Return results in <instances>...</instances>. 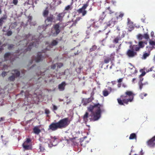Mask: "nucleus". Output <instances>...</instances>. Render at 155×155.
Returning a JSON list of instances; mask_svg holds the SVG:
<instances>
[{
    "label": "nucleus",
    "instance_id": "nucleus-1",
    "mask_svg": "<svg viewBox=\"0 0 155 155\" xmlns=\"http://www.w3.org/2000/svg\"><path fill=\"white\" fill-rule=\"evenodd\" d=\"M103 107V105L100 104L99 103L94 105H90L87 107V109L89 112H91V113L89 114L87 112L83 117L84 123H87L88 118L91 121H95L98 120L101 117V112L104 111L103 109H101V108Z\"/></svg>",
    "mask_w": 155,
    "mask_h": 155
},
{
    "label": "nucleus",
    "instance_id": "nucleus-2",
    "mask_svg": "<svg viewBox=\"0 0 155 155\" xmlns=\"http://www.w3.org/2000/svg\"><path fill=\"white\" fill-rule=\"evenodd\" d=\"M65 26L62 22H59L55 24L51 28L50 35L53 37L57 36L61 31L64 29Z\"/></svg>",
    "mask_w": 155,
    "mask_h": 155
},
{
    "label": "nucleus",
    "instance_id": "nucleus-3",
    "mask_svg": "<svg viewBox=\"0 0 155 155\" xmlns=\"http://www.w3.org/2000/svg\"><path fill=\"white\" fill-rule=\"evenodd\" d=\"M145 43L140 41L139 42V46L137 45H134L133 46L130 45L131 44L130 43H129L128 44L130 45V49L129 50L127 51V55L129 57H133L136 55V52H134V51H137L140 48H143L144 45Z\"/></svg>",
    "mask_w": 155,
    "mask_h": 155
},
{
    "label": "nucleus",
    "instance_id": "nucleus-4",
    "mask_svg": "<svg viewBox=\"0 0 155 155\" xmlns=\"http://www.w3.org/2000/svg\"><path fill=\"white\" fill-rule=\"evenodd\" d=\"M59 129H62L67 127L70 123L68 118H65L60 120L57 122Z\"/></svg>",
    "mask_w": 155,
    "mask_h": 155
},
{
    "label": "nucleus",
    "instance_id": "nucleus-5",
    "mask_svg": "<svg viewBox=\"0 0 155 155\" xmlns=\"http://www.w3.org/2000/svg\"><path fill=\"white\" fill-rule=\"evenodd\" d=\"M12 71L14 73H12V75L8 77V80L10 81H14L16 78L20 76V72L17 69L13 70Z\"/></svg>",
    "mask_w": 155,
    "mask_h": 155
},
{
    "label": "nucleus",
    "instance_id": "nucleus-6",
    "mask_svg": "<svg viewBox=\"0 0 155 155\" xmlns=\"http://www.w3.org/2000/svg\"><path fill=\"white\" fill-rule=\"evenodd\" d=\"M115 55V53H112L110 55L105 56L104 58V62L105 64H107L110 61L111 63H112L113 61L114 60Z\"/></svg>",
    "mask_w": 155,
    "mask_h": 155
},
{
    "label": "nucleus",
    "instance_id": "nucleus-7",
    "mask_svg": "<svg viewBox=\"0 0 155 155\" xmlns=\"http://www.w3.org/2000/svg\"><path fill=\"white\" fill-rule=\"evenodd\" d=\"M88 6V3H87L85 4H84L81 8H80L77 10V12L79 14L81 13L82 14V16H85L87 13V12L85 10V9Z\"/></svg>",
    "mask_w": 155,
    "mask_h": 155
},
{
    "label": "nucleus",
    "instance_id": "nucleus-8",
    "mask_svg": "<svg viewBox=\"0 0 155 155\" xmlns=\"http://www.w3.org/2000/svg\"><path fill=\"white\" fill-rule=\"evenodd\" d=\"M134 94L131 91H127V103L131 102L133 100Z\"/></svg>",
    "mask_w": 155,
    "mask_h": 155
},
{
    "label": "nucleus",
    "instance_id": "nucleus-9",
    "mask_svg": "<svg viewBox=\"0 0 155 155\" xmlns=\"http://www.w3.org/2000/svg\"><path fill=\"white\" fill-rule=\"evenodd\" d=\"M59 129L58 124L57 122H52L49 126L48 130H51L52 131H55Z\"/></svg>",
    "mask_w": 155,
    "mask_h": 155
},
{
    "label": "nucleus",
    "instance_id": "nucleus-10",
    "mask_svg": "<svg viewBox=\"0 0 155 155\" xmlns=\"http://www.w3.org/2000/svg\"><path fill=\"white\" fill-rule=\"evenodd\" d=\"M43 58V57L42 56L41 54V52H38L37 54V57L35 58L34 59V58H32L30 61V63L31 64L34 60L36 62H39L42 60Z\"/></svg>",
    "mask_w": 155,
    "mask_h": 155
},
{
    "label": "nucleus",
    "instance_id": "nucleus-11",
    "mask_svg": "<svg viewBox=\"0 0 155 155\" xmlns=\"http://www.w3.org/2000/svg\"><path fill=\"white\" fill-rule=\"evenodd\" d=\"M127 66L128 67L127 72L128 73H130V75L134 74L137 72V71L135 68L131 64L129 63L128 64Z\"/></svg>",
    "mask_w": 155,
    "mask_h": 155
},
{
    "label": "nucleus",
    "instance_id": "nucleus-12",
    "mask_svg": "<svg viewBox=\"0 0 155 155\" xmlns=\"http://www.w3.org/2000/svg\"><path fill=\"white\" fill-rule=\"evenodd\" d=\"M118 104L120 105H124L126 103V96L121 95L120 98L117 99Z\"/></svg>",
    "mask_w": 155,
    "mask_h": 155
},
{
    "label": "nucleus",
    "instance_id": "nucleus-13",
    "mask_svg": "<svg viewBox=\"0 0 155 155\" xmlns=\"http://www.w3.org/2000/svg\"><path fill=\"white\" fill-rule=\"evenodd\" d=\"M128 24L127 25V28L129 31H131L133 30L134 27V25L133 23L131 21L129 18H128Z\"/></svg>",
    "mask_w": 155,
    "mask_h": 155
},
{
    "label": "nucleus",
    "instance_id": "nucleus-14",
    "mask_svg": "<svg viewBox=\"0 0 155 155\" xmlns=\"http://www.w3.org/2000/svg\"><path fill=\"white\" fill-rule=\"evenodd\" d=\"M58 44V42L56 40H54L52 42L51 45H50L48 46L44 50L42 51L43 53H45V51L47 50H49L50 49L52 48L51 46H54Z\"/></svg>",
    "mask_w": 155,
    "mask_h": 155
},
{
    "label": "nucleus",
    "instance_id": "nucleus-15",
    "mask_svg": "<svg viewBox=\"0 0 155 155\" xmlns=\"http://www.w3.org/2000/svg\"><path fill=\"white\" fill-rule=\"evenodd\" d=\"M7 16L6 15H4L3 16L0 18V29L2 28L3 24L5 23L7 20Z\"/></svg>",
    "mask_w": 155,
    "mask_h": 155
},
{
    "label": "nucleus",
    "instance_id": "nucleus-16",
    "mask_svg": "<svg viewBox=\"0 0 155 155\" xmlns=\"http://www.w3.org/2000/svg\"><path fill=\"white\" fill-rule=\"evenodd\" d=\"M155 135L147 142L148 146L150 147H153L155 145Z\"/></svg>",
    "mask_w": 155,
    "mask_h": 155
},
{
    "label": "nucleus",
    "instance_id": "nucleus-17",
    "mask_svg": "<svg viewBox=\"0 0 155 155\" xmlns=\"http://www.w3.org/2000/svg\"><path fill=\"white\" fill-rule=\"evenodd\" d=\"M108 90L105 89L102 91L104 97L108 96L112 91V88L110 87H108Z\"/></svg>",
    "mask_w": 155,
    "mask_h": 155
},
{
    "label": "nucleus",
    "instance_id": "nucleus-18",
    "mask_svg": "<svg viewBox=\"0 0 155 155\" xmlns=\"http://www.w3.org/2000/svg\"><path fill=\"white\" fill-rule=\"evenodd\" d=\"M51 142L53 145L55 146L56 145L58 142V138L56 136H51Z\"/></svg>",
    "mask_w": 155,
    "mask_h": 155
},
{
    "label": "nucleus",
    "instance_id": "nucleus-19",
    "mask_svg": "<svg viewBox=\"0 0 155 155\" xmlns=\"http://www.w3.org/2000/svg\"><path fill=\"white\" fill-rule=\"evenodd\" d=\"M54 19V17L53 15L50 14L49 16L47 17L46 19L45 20V23L48 22V24H51V23L53 21V20Z\"/></svg>",
    "mask_w": 155,
    "mask_h": 155
},
{
    "label": "nucleus",
    "instance_id": "nucleus-20",
    "mask_svg": "<svg viewBox=\"0 0 155 155\" xmlns=\"http://www.w3.org/2000/svg\"><path fill=\"white\" fill-rule=\"evenodd\" d=\"M64 15L65 13L64 12L58 14L56 17V20L61 21L63 20V18Z\"/></svg>",
    "mask_w": 155,
    "mask_h": 155
},
{
    "label": "nucleus",
    "instance_id": "nucleus-21",
    "mask_svg": "<svg viewBox=\"0 0 155 155\" xmlns=\"http://www.w3.org/2000/svg\"><path fill=\"white\" fill-rule=\"evenodd\" d=\"M66 84H67L65 81L62 82L61 84H59L58 85V88L59 90L61 91H62L64 90L65 86Z\"/></svg>",
    "mask_w": 155,
    "mask_h": 155
},
{
    "label": "nucleus",
    "instance_id": "nucleus-22",
    "mask_svg": "<svg viewBox=\"0 0 155 155\" xmlns=\"http://www.w3.org/2000/svg\"><path fill=\"white\" fill-rule=\"evenodd\" d=\"M117 21L114 18H112L107 23V27H110V26H113L117 23Z\"/></svg>",
    "mask_w": 155,
    "mask_h": 155
},
{
    "label": "nucleus",
    "instance_id": "nucleus-23",
    "mask_svg": "<svg viewBox=\"0 0 155 155\" xmlns=\"http://www.w3.org/2000/svg\"><path fill=\"white\" fill-rule=\"evenodd\" d=\"M92 101V99L90 98L88 99L83 98L82 100V103L83 105L85 106Z\"/></svg>",
    "mask_w": 155,
    "mask_h": 155
},
{
    "label": "nucleus",
    "instance_id": "nucleus-24",
    "mask_svg": "<svg viewBox=\"0 0 155 155\" xmlns=\"http://www.w3.org/2000/svg\"><path fill=\"white\" fill-rule=\"evenodd\" d=\"M11 54L9 52L5 53L4 55V58L5 61H8L10 59Z\"/></svg>",
    "mask_w": 155,
    "mask_h": 155
},
{
    "label": "nucleus",
    "instance_id": "nucleus-25",
    "mask_svg": "<svg viewBox=\"0 0 155 155\" xmlns=\"http://www.w3.org/2000/svg\"><path fill=\"white\" fill-rule=\"evenodd\" d=\"M107 12L108 13L111 14L114 13V11L112 10L110 7H109L106 8L105 12H103V14H104L105 13Z\"/></svg>",
    "mask_w": 155,
    "mask_h": 155
},
{
    "label": "nucleus",
    "instance_id": "nucleus-26",
    "mask_svg": "<svg viewBox=\"0 0 155 155\" xmlns=\"http://www.w3.org/2000/svg\"><path fill=\"white\" fill-rule=\"evenodd\" d=\"M23 147L25 150H29L32 149V146L31 144H26L23 143Z\"/></svg>",
    "mask_w": 155,
    "mask_h": 155
},
{
    "label": "nucleus",
    "instance_id": "nucleus-27",
    "mask_svg": "<svg viewBox=\"0 0 155 155\" xmlns=\"http://www.w3.org/2000/svg\"><path fill=\"white\" fill-rule=\"evenodd\" d=\"M33 131L35 134H38L41 132V130L38 127L36 126L33 128Z\"/></svg>",
    "mask_w": 155,
    "mask_h": 155
},
{
    "label": "nucleus",
    "instance_id": "nucleus-28",
    "mask_svg": "<svg viewBox=\"0 0 155 155\" xmlns=\"http://www.w3.org/2000/svg\"><path fill=\"white\" fill-rule=\"evenodd\" d=\"M121 38H122L120 36H117L115 38L113 41V42L114 43L117 44L119 42V41L121 40Z\"/></svg>",
    "mask_w": 155,
    "mask_h": 155
},
{
    "label": "nucleus",
    "instance_id": "nucleus-29",
    "mask_svg": "<svg viewBox=\"0 0 155 155\" xmlns=\"http://www.w3.org/2000/svg\"><path fill=\"white\" fill-rule=\"evenodd\" d=\"M47 71V70L45 71V72H42L40 71V72H39V73H36V74L37 75L38 77H39V76L41 75V77H40L38 78H44V76H45L46 74L45 73V72H46Z\"/></svg>",
    "mask_w": 155,
    "mask_h": 155
},
{
    "label": "nucleus",
    "instance_id": "nucleus-30",
    "mask_svg": "<svg viewBox=\"0 0 155 155\" xmlns=\"http://www.w3.org/2000/svg\"><path fill=\"white\" fill-rule=\"evenodd\" d=\"M34 46L35 47H36V45L35 44V42H33L32 43H31L28 46V47L26 49V51H30L31 50L32 48Z\"/></svg>",
    "mask_w": 155,
    "mask_h": 155
},
{
    "label": "nucleus",
    "instance_id": "nucleus-31",
    "mask_svg": "<svg viewBox=\"0 0 155 155\" xmlns=\"http://www.w3.org/2000/svg\"><path fill=\"white\" fill-rule=\"evenodd\" d=\"M137 135L135 133H132L130 134L129 139L130 140H137Z\"/></svg>",
    "mask_w": 155,
    "mask_h": 155
},
{
    "label": "nucleus",
    "instance_id": "nucleus-32",
    "mask_svg": "<svg viewBox=\"0 0 155 155\" xmlns=\"http://www.w3.org/2000/svg\"><path fill=\"white\" fill-rule=\"evenodd\" d=\"M47 8H48L47 7L46 9L43 12V15L45 17H47L49 13V11L47 9Z\"/></svg>",
    "mask_w": 155,
    "mask_h": 155
},
{
    "label": "nucleus",
    "instance_id": "nucleus-33",
    "mask_svg": "<svg viewBox=\"0 0 155 155\" xmlns=\"http://www.w3.org/2000/svg\"><path fill=\"white\" fill-rule=\"evenodd\" d=\"M97 48V47L96 45H93L91 48H90L89 50V52H90L94 51Z\"/></svg>",
    "mask_w": 155,
    "mask_h": 155
},
{
    "label": "nucleus",
    "instance_id": "nucleus-34",
    "mask_svg": "<svg viewBox=\"0 0 155 155\" xmlns=\"http://www.w3.org/2000/svg\"><path fill=\"white\" fill-rule=\"evenodd\" d=\"M51 24H48L47 23H45V25H44L40 27V28H42L43 31H45L46 28L47 26L49 25H50Z\"/></svg>",
    "mask_w": 155,
    "mask_h": 155
},
{
    "label": "nucleus",
    "instance_id": "nucleus-35",
    "mask_svg": "<svg viewBox=\"0 0 155 155\" xmlns=\"http://www.w3.org/2000/svg\"><path fill=\"white\" fill-rule=\"evenodd\" d=\"M123 78H119V79L117 80V82L118 83L117 86L118 87H121V82L123 81Z\"/></svg>",
    "mask_w": 155,
    "mask_h": 155
},
{
    "label": "nucleus",
    "instance_id": "nucleus-36",
    "mask_svg": "<svg viewBox=\"0 0 155 155\" xmlns=\"http://www.w3.org/2000/svg\"><path fill=\"white\" fill-rule=\"evenodd\" d=\"M31 140L29 138H27L26 141L24 142V144H31Z\"/></svg>",
    "mask_w": 155,
    "mask_h": 155
},
{
    "label": "nucleus",
    "instance_id": "nucleus-37",
    "mask_svg": "<svg viewBox=\"0 0 155 155\" xmlns=\"http://www.w3.org/2000/svg\"><path fill=\"white\" fill-rule=\"evenodd\" d=\"M15 45L12 44H9L8 45V50H10L13 48Z\"/></svg>",
    "mask_w": 155,
    "mask_h": 155
},
{
    "label": "nucleus",
    "instance_id": "nucleus-38",
    "mask_svg": "<svg viewBox=\"0 0 155 155\" xmlns=\"http://www.w3.org/2000/svg\"><path fill=\"white\" fill-rule=\"evenodd\" d=\"M149 44L150 45H151L153 47L155 46V41L150 40L149 41Z\"/></svg>",
    "mask_w": 155,
    "mask_h": 155
},
{
    "label": "nucleus",
    "instance_id": "nucleus-39",
    "mask_svg": "<svg viewBox=\"0 0 155 155\" xmlns=\"http://www.w3.org/2000/svg\"><path fill=\"white\" fill-rule=\"evenodd\" d=\"M124 13H123L122 12H120V14L119 15V16H117L116 17L117 19L119 18H122V17L124 16Z\"/></svg>",
    "mask_w": 155,
    "mask_h": 155
},
{
    "label": "nucleus",
    "instance_id": "nucleus-40",
    "mask_svg": "<svg viewBox=\"0 0 155 155\" xmlns=\"http://www.w3.org/2000/svg\"><path fill=\"white\" fill-rule=\"evenodd\" d=\"M56 64L58 68H60L63 66V64L62 63H58Z\"/></svg>",
    "mask_w": 155,
    "mask_h": 155
},
{
    "label": "nucleus",
    "instance_id": "nucleus-41",
    "mask_svg": "<svg viewBox=\"0 0 155 155\" xmlns=\"http://www.w3.org/2000/svg\"><path fill=\"white\" fill-rule=\"evenodd\" d=\"M137 38L139 40H141L143 37V35L140 34H139L137 36Z\"/></svg>",
    "mask_w": 155,
    "mask_h": 155
},
{
    "label": "nucleus",
    "instance_id": "nucleus-42",
    "mask_svg": "<svg viewBox=\"0 0 155 155\" xmlns=\"http://www.w3.org/2000/svg\"><path fill=\"white\" fill-rule=\"evenodd\" d=\"M18 3V0H13L12 3L15 5H17Z\"/></svg>",
    "mask_w": 155,
    "mask_h": 155
},
{
    "label": "nucleus",
    "instance_id": "nucleus-43",
    "mask_svg": "<svg viewBox=\"0 0 155 155\" xmlns=\"http://www.w3.org/2000/svg\"><path fill=\"white\" fill-rule=\"evenodd\" d=\"M12 32L11 30L8 31H7L6 35L8 36H10L12 35Z\"/></svg>",
    "mask_w": 155,
    "mask_h": 155
},
{
    "label": "nucleus",
    "instance_id": "nucleus-44",
    "mask_svg": "<svg viewBox=\"0 0 155 155\" xmlns=\"http://www.w3.org/2000/svg\"><path fill=\"white\" fill-rule=\"evenodd\" d=\"M53 1L54 2L55 4H59L61 2V0H53Z\"/></svg>",
    "mask_w": 155,
    "mask_h": 155
},
{
    "label": "nucleus",
    "instance_id": "nucleus-45",
    "mask_svg": "<svg viewBox=\"0 0 155 155\" xmlns=\"http://www.w3.org/2000/svg\"><path fill=\"white\" fill-rule=\"evenodd\" d=\"M7 73H8L7 72H5V71L2 72V73L1 74L2 76L3 77H5V76H6L7 75Z\"/></svg>",
    "mask_w": 155,
    "mask_h": 155
},
{
    "label": "nucleus",
    "instance_id": "nucleus-46",
    "mask_svg": "<svg viewBox=\"0 0 155 155\" xmlns=\"http://www.w3.org/2000/svg\"><path fill=\"white\" fill-rule=\"evenodd\" d=\"M56 64H52L51 66V69H54L56 68Z\"/></svg>",
    "mask_w": 155,
    "mask_h": 155
},
{
    "label": "nucleus",
    "instance_id": "nucleus-47",
    "mask_svg": "<svg viewBox=\"0 0 155 155\" xmlns=\"http://www.w3.org/2000/svg\"><path fill=\"white\" fill-rule=\"evenodd\" d=\"M149 55L148 53H145L143 55V58L144 59H145Z\"/></svg>",
    "mask_w": 155,
    "mask_h": 155
},
{
    "label": "nucleus",
    "instance_id": "nucleus-48",
    "mask_svg": "<svg viewBox=\"0 0 155 155\" xmlns=\"http://www.w3.org/2000/svg\"><path fill=\"white\" fill-rule=\"evenodd\" d=\"M143 37L146 39H148L149 38V35L147 34H145L143 35Z\"/></svg>",
    "mask_w": 155,
    "mask_h": 155
},
{
    "label": "nucleus",
    "instance_id": "nucleus-49",
    "mask_svg": "<svg viewBox=\"0 0 155 155\" xmlns=\"http://www.w3.org/2000/svg\"><path fill=\"white\" fill-rule=\"evenodd\" d=\"M39 149L41 151H43L45 150L44 147H42V145L41 144L39 145Z\"/></svg>",
    "mask_w": 155,
    "mask_h": 155
},
{
    "label": "nucleus",
    "instance_id": "nucleus-50",
    "mask_svg": "<svg viewBox=\"0 0 155 155\" xmlns=\"http://www.w3.org/2000/svg\"><path fill=\"white\" fill-rule=\"evenodd\" d=\"M52 105L53 106V110L54 111L56 110L57 109V107L55 105L52 104Z\"/></svg>",
    "mask_w": 155,
    "mask_h": 155
},
{
    "label": "nucleus",
    "instance_id": "nucleus-51",
    "mask_svg": "<svg viewBox=\"0 0 155 155\" xmlns=\"http://www.w3.org/2000/svg\"><path fill=\"white\" fill-rule=\"evenodd\" d=\"M71 8V6L70 5H68L65 8V10H69Z\"/></svg>",
    "mask_w": 155,
    "mask_h": 155
},
{
    "label": "nucleus",
    "instance_id": "nucleus-52",
    "mask_svg": "<svg viewBox=\"0 0 155 155\" xmlns=\"http://www.w3.org/2000/svg\"><path fill=\"white\" fill-rule=\"evenodd\" d=\"M139 88H140V90H141V89H142V86L143 85V84H142V83H139Z\"/></svg>",
    "mask_w": 155,
    "mask_h": 155
},
{
    "label": "nucleus",
    "instance_id": "nucleus-53",
    "mask_svg": "<svg viewBox=\"0 0 155 155\" xmlns=\"http://www.w3.org/2000/svg\"><path fill=\"white\" fill-rule=\"evenodd\" d=\"M94 94V93L93 91L91 93V98H90V99H92V100L93 99V97L92 96H93Z\"/></svg>",
    "mask_w": 155,
    "mask_h": 155
},
{
    "label": "nucleus",
    "instance_id": "nucleus-54",
    "mask_svg": "<svg viewBox=\"0 0 155 155\" xmlns=\"http://www.w3.org/2000/svg\"><path fill=\"white\" fill-rule=\"evenodd\" d=\"M145 72L143 71L142 74L140 75V77L143 76L144 75H145Z\"/></svg>",
    "mask_w": 155,
    "mask_h": 155
},
{
    "label": "nucleus",
    "instance_id": "nucleus-55",
    "mask_svg": "<svg viewBox=\"0 0 155 155\" xmlns=\"http://www.w3.org/2000/svg\"><path fill=\"white\" fill-rule=\"evenodd\" d=\"M45 113L47 114H48L50 113V111L48 110H45Z\"/></svg>",
    "mask_w": 155,
    "mask_h": 155
},
{
    "label": "nucleus",
    "instance_id": "nucleus-56",
    "mask_svg": "<svg viewBox=\"0 0 155 155\" xmlns=\"http://www.w3.org/2000/svg\"><path fill=\"white\" fill-rule=\"evenodd\" d=\"M30 36V34H28V35H25V38H26V39H27V38H28V37H29Z\"/></svg>",
    "mask_w": 155,
    "mask_h": 155
},
{
    "label": "nucleus",
    "instance_id": "nucleus-57",
    "mask_svg": "<svg viewBox=\"0 0 155 155\" xmlns=\"http://www.w3.org/2000/svg\"><path fill=\"white\" fill-rule=\"evenodd\" d=\"M111 2L113 5H116V1H112Z\"/></svg>",
    "mask_w": 155,
    "mask_h": 155
},
{
    "label": "nucleus",
    "instance_id": "nucleus-58",
    "mask_svg": "<svg viewBox=\"0 0 155 155\" xmlns=\"http://www.w3.org/2000/svg\"><path fill=\"white\" fill-rule=\"evenodd\" d=\"M154 33L153 31H152L150 33V35L152 37H153Z\"/></svg>",
    "mask_w": 155,
    "mask_h": 155
},
{
    "label": "nucleus",
    "instance_id": "nucleus-59",
    "mask_svg": "<svg viewBox=\"0 0 155 155\" xmlns=\"http://www.w3.org/2000/svg\"><path fill=\"white\" fill-rule=\"evenodd\" d=\"M2 6L0 5V15L1 14L2 12Z\"/></svg>",
    "mask_w": 155,
    "mask_h": 155
},
{
    "label": "nucleus",
    "instance_id": "nucleus-60",
    "mask_svg": "<svg viewBox=\"0 0 155 155\" xmlns=\"http://www.w3.org/2000/svg\"><path fill=\"white\" fill-rule=\"evenodd\" d=\"M154 67H152L150 69V70L148 71V72L149 71H154V70L153 69Z\"/></svg>",
    "mask_w": 155,
    "mask_h": 155
},
{
    "label": "nucleus",
    "instance_id": "nucleus-61",
    "mask_svg": "<svg viewBox=\"0 0 155 155\" xmlns=\"http://www.w3.org/2000/svg\"><path fill=\"white\" fill-rule=\"evenodd\" d=\"M6 27V26H4V27H3V29L2 30V31L3 32H5L6 31L4 29Z\"/></svg>",
    "mask_w": 155,
    "mask_h": 155
},
{
    "label": "nucleus",
    "instance_id": "nucleus-62",
    "mask_svg": "<svg viewBox=\"0 0 155 155\" xmlns=\"http://www.w3.org/2000/svg\"><path fill=\"white\" fill-rule=\"evenodd\" d=\"M111 83L112 84L114 85L116 84V81H112L111 82Z\"/></svg>",
    "mask_w": 155,
    "mask_h": 155
},
{
    "label": "nucleus",
    "instance_id": "nucleus-63",
    "mask_svg": "<svg viewBox=\"0 0 155 155\" xmlns=\"http://www.w3.org/2000/svg\"><path fill=\"white\" fill-rule=\"evenodd\" d=\"M4 118L3 117H2L0 118V122L4 120Z\"/></svg>",
    "mask_w": 155,
    "mask_h": 155
},
{
    "label": "nucleus",
    "instance_id": "nucleus-64",
    "mask_svg": "<svg viewBox=\"0 0 155 155\" xmlns=\"http://www.w3.org/2000/svg\"><path fill=\"white\" fill-rule=\"evenodd\" d=\"M79 52L78 51L77 52L74 53V54L75 55H78V54Z\"/></svg>",
    "mask_w": 155,
    "mask_h": 155
}]
</instances>
